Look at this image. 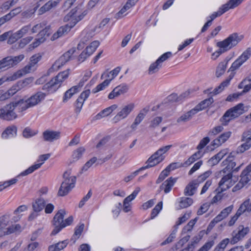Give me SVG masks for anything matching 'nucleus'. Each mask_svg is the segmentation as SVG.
Returning a JSON list of instances; mask_svg holds the SVG:
<instances>
[{
	"mask_svg": "<svg viewBox=\"0 0 251 251\" xmlns=\"http://www.w3.org/2000/svg\"><path fill=\"white\" fill-rule=\"evenodd\" d=\"M210 141V139L208 137L203 138L200 142L197 147V149L200 150L203 149Z\"/></svg>",
	"mask_w": 251,
	"mask_h": 251,
	"instance_id": "60",
	"label": "nucleus"
},
{
	"mask_svg": "<svg viewBox=\"0 0 251 251\" xmlns=\"http://www.w3.org/2000/svg\"><path fill=\"white\" fill-rule=\"evenodd\" d=\"M170 174V171L166 168L160 174L158 178L156 181L157 184L161 183Z\"/></svg>",
	"mask_w": 251,
	"mask_h": 251,
	"instance_id": "52",
	"label": "nucleus"
},
{
	"mask_svg": "<svg viewBox=\"0 0 251 251\" xmlns=\"http://www.w3.org/2000/svg\"><path fill=\"white\" fill-rule=\"evenodd\" d=\"M84 228V225L83 224L76 226L75 229V233L71 239V241L73 240V243H75L76 240L78 239L81 234Z\"/></svg>",
	"mask_w": 251,
	"mask_h": 251,
	"instance_id": "37",
	"label": "nucleus"
},
{
	"mask_svg": "<svg viewBox=\"0 0 251 251\" xmlns=\"http://www.w3.org/2000/svg\"><path fill=\"white\" fill-rule=\"evenodd\" d=\"M232 9L230 8V5L227 2L226 4L223 5L219 9L217 12L213 13L212 14L214 15V17L217 18V17H219L221 16L223 14L227 11L228 10Z\"/></svg>",
	"mask_w": 251,
	"mask_h": 251,
	"instance_id": "40",
	"label": "nucleus"
},
{
	"mask_svg": "<svg viewBox=\"0 0 251 251\" xmlns=\"http://www.w3.org/2000/svg\"><path fill=\"white\" fill-rule=\"evenodd\" d=\"M241 39L237 33H234L223 41L218 42L216 46L219 49L212 54V59H216L222 53L236 46Z\"/></svg>",
	"mask_w": 251,
	"mask_h": 251,
	"instance_id": "1",
	"label": "nucleus"
},
{
	"mask_svg": "<svg viewBox=\"0 0 251 251\" xmlns=\"http://www.w3.org/2000/svg\"><path fill=\"white\" fill-rule=\"evenodd\" d=\"M62 0H50L39 9V14L42 15L52 8L57 7Z\"/></svg>",
	"mask_w": 251,
	"mask_h": 251,
	"instance_id": "20",
	"label": "nucleus"
},
{
	"mask_svg": "<svg viewBox=\"0 0 251 251\" xmlns=\"http://www.w3.org/2000/svg\"><path fill=\"white\" fill-rule=\"evenodd\" d=\"M249 228L248 227H244L243 226H240L238 228L237 232H233L232 238L230 241L231 244H234L241 240L249 232Z\"/></svg>",
	"mask_w": 251,
	"mask_h": 251,
	"instance_id": "15",
	"label": "nucleus"
},
{
	"mask_svg": "<svg viewBox=\"0 0 251 251\" xmlns=\"http://www.w3.org/2000/svg\"><path fill=\"white\" fill-rule=\"evenodd\" d=\"M18 181L16 178H13L8 181H5L2 185H0V191L8 187V186L16 183Z\"/></svg>",
	"mask_w": 251,
	"mask_h": 251,
	"instance_id": "58",
	"label": "nucleus"
},
{
	"mask_svg": "<svg viewBox=\"0 0 251 251\" xmlns=\"http://www.w3.org/2000/svg\"><path fill=\"white\" fill-rule=\"evenodd\" d=\"M197 113V112L196 110L193 108L178 118L177 120V122H186L191 120L192 117Z\"/></svg>",
	"mask_w": 251,
	"mask_h": 251,
	"instance_id": "27",
	"label": "nucleus"
},
{
	"mask_svg": "<svg viewBox=\"0 0 251 251\" xmlns=\"http://www.w3.org/2000/svg\"><path fill=\"white\" fill-rule=\"evenodd\" d=\"M242 141H251V128L249 130L244 132L242 136Z\"/></svg>",
	"mask_w": 251,
	"mask_h": 251,
	"instance_id": "64",
	"label": "nucleus"
},
{
	"mask_svg": "<svg viewBox=\"0 0 251 251\" xmlns=\"http://www.w3.org/2000/svg\"><path fill=\"white\" fill-rule=\"evenodd\" d=\"M100 43L98 41H93L91 43L90 46L87 47L85 50L89 54H92L93 52L96 50L97 47L99 46Z\"/></svg>",
	"mask_w": 251,
	"mask_h": 251,
	"instance_id": "46",
	"label": "nucleus"
},
{
	"mask_svg": "<svg viewBox=\"0 0 251 251\" xmlns=\"http://www.w3.org/2000/svg\"><path fill=\"white\" fill-rule=\"evenodd\" d=\"M161 67V64L156 60L154 62L151 63L148 69V74L151 75L157 73Z\"/></svg>",
	"mask_w": 251,
	"mask_h": 251,
	"instance_id": "34",
	"label": "nucleus"
},
{
	"mask_svg": "<svg viewBox=\"0 0 251 251\" xmlns=\"http://www.w3.org/2000/svg\"><path fill=\"white\" fill-rule=\"evenodd\" d=\"M120 70L121 68L120 67H117L109 73L104 72L102 74L101 79L106 78L107 80H110V82L117 75Z\"/></svg>",
	"mask_w": 251,
	"mask_h": 251,
	"instance_id": "26",
	"label": "nucleus"
},
{
	"mask_svg": "<svg viewBox=\"0 0 251 251\" xmlns=\"http://www.w3.org/2000/svg\"><path fill=\"white\" fill-rule=\"evenodd\" d=\"M245 143L240 146L237 150V153H243L246 151L248 150L251 147V142L244 141Z\"/></svg>",
	"mask_w": 251,
	"mask_h": 251,
	"instance_id": "44",
	"label": "nucleus"
},
{
	"mask_svg": "<svg viewBox=\"0 0 251 251\" xmlns=\"http://www.w3.org/2000/svg\"><path fill=\"white\" fill-rule=\"evenodd\" d=\"M172 146V145H168L159 149L148 159L146 163H148V165L150 168L158 164L164 159L161 156L167 152Z\"/></svg>",
	"mask_w": 251,
	"mask_h": 251,
	"instance_id": "8",
	"label": "nucleus"
},
{
	"mask_svg": "<svg viewBox=\"0 0 251 251\" xmlns=\"http://www.w3.org/2000/svg\"><path fill=\"white\" fill-rule=\"evenodd\" d=\"M176 229L174 230L168 238L163 242L161 243V246H164L166 244H169L172 242L174 239L176 238Z\"/></svg>",
	"mask_w": 251,
	"mask_h": 251,
	"instance_id": "55",
	"label": "nucleus"
},
{
	"mask_svg": "<svg viewBox=\"0 0 251 251\" xmlns=\"http://www.w3.org/2000/svg\"><path fill=\"white\" fill-rule=\"evenodd\" d=\"M65 214L66 212L64 209H60L56 213L52 220L54 228L50 233V235H55L61 230L60 227L63 223V219Z\"/></svg>",
	"mask_w": 251,
	"mask_h": 251,
	"instance_id": "10",
	"label": "nucleus"
},
{
	"mask_svg": "<svg viewBox=\"0 0 251 251\" xmlns=\"http://www.w3.org/2000/svg\"><path fill=\"white\" fill-rule=\"evenodd\" d=\"M251 56V49L248 48L232 64L228 72H234L238 69L244 63L250 58Z\"/></svg>",
	"mask_w": 251,
	"mask_h": 251,
	"instance_id": "11",
	"label": "nucleus"
},
{
	"mask_svg": "<svg viewBox=\"0 0 251 251\" xmlns=\"http://www.w3.org/2000/svg\"><path fill=\"white\" fill-rule=\"evenodd\" d=\"M61 132L59 131L46 130L43 133V138L45 141L53 142L60 138Z\"/></svg>",
	"mask_w": 251,
	"mask_h": 251,
	"instance_id": "18",
	"label": "nucleus"
},
{
	"mask_svg": "<svg viewBox=\"0 0 251 251\" xmlns=\"http://www.w3.org/2000/svg\"><path fill=\"white\" fill-rule=\"evenodd\" d=\"M75 25L73 24H71V25L67 24L60 27L57 31L52 36L51 39L52 40H54L67 34L70 31L71 29Z\"/></svg>",
	"mask_w": 251,
	"mask_h": 251,
	"instance_id": "19",
	"label": "nucleus"
},
{
	"mask_svg": "<svg viewBox=\"0 0 251 251\" xmlns=\"http://www.w3.org/2000/svg\"><path fill=\"white\" fill-rule=\"evenodd\" d=\"M198 186L193 181L190 182L185 187L184 194L186 196H192L195 193Z\"/></svg>",
	"mask_w": 251,
	"mask_h": 251,
	"instance_id": "32",
	"label": "nucleus"
},
{
	"mask_svg": "<svg viewBox=\"0 0 251 251\" xmlns=\"http://www.w3.org/2000/svg\"><path fill=\"white\" fill-rule=\"evenodd\" d=\"M17 128L15 126H11L6 127L4 131L1 134V137L3 138H7L10 135H16Z\"/></svg>",
	"mask_w": 251,
	"mask_h": 251,
	"instance_id": "31",
	"label": "nucleus"
},
{
	"mask_svg": "<svg viewBox=\"0 0 251 251\" xmlns=\"http://www.w3.org/2000/svg\"><path fill=\"white\" fill-rule=\"evenodd\" d=\"M68 243L67 240H64L50 245L48 247V251H60L64 249L67 246Z\"/></svg>",
	"mask_w": 251,
	"mask_h": 251,
	"instance_id": "28",
	"label": "nucleus"
},
{
	"mask_svg": "<svg viewBox=\"0 0 251 251\" xmlns=\"http://www.w3.org/2000/svg\"><path fill=\"white\" fill-rule=\"evenodd\" d=\"M110 83V80L106 79L101 83L99 84L95 89H93L92 92L96 93L97 92L103 90L105 87L108 85Z\"/></svg>",
	"mask_w": 251,
	"mask_h": 251,
	"instance_id": "48",
	"label": "nucleus"
},
{
	"mask_svg": "<svg viewBox=\"0 0 251 251\" xmlns=\"http://www.w3.org/2000/svg\"><path fill=\"white\" fill-rule=\"evenodd\" d=\"M76 9H72L68 15L65 16L64 18V21L67 22L70 20V18L72 17V21H73V24L75 25L78 22L82 20L87 14V11L85 10L81 14L76 16Z\"/></svg>",
	"mask_w": 251,
	"mask_h": 251,
	"instance_id": "17",
	"label": "nucleus"
},
{
	"mask_svg": "<svg viewBox=\"0 0 251 251\" xmlns=\"http://www.w3.org/2000/svg\"><path fill=\"white\" fill-rule=\"evenodd\" d=\"M35 134L36 133L33 132L32 130L28 127L25 128L23 132V136L26 138L31 137Z\"/></svg>",
	"mask_w": 251,
	"mask_h": 251,
	"instance_id": "63",
	"label": "nucleus"
},
{
	"mask_svg": "<svg viewBox=\"0 0 251 251\" xmlns=\"http://www.w3.org/2000/svg\"><path fill=\"white\" fill-rule=\"evenodd\" d=\"M21 102V101H18L15 103H11L0 109V118L7 121L16 119L17 116L14 110L18 106H19V109H20Z\"/></svg>",
	"mask_w": 251,
	"mask_h": 251,
	"instance_id": "7",
	"label": "nucleus"
},
{
	"mask_svg": "<svg viewBox=\"0 0 251 251\" xmlns=\"http://www.w3.org/2000/svg\"><path fill=\"white\" fill-rule=\"evenodd\" d=\"M224 129L222 126H218L213 128L209 132L208 134L210 136H215L222 132Z\"/></svg>",
	"mask_w": 251,
	"mask_h": 251,
	"instance_id": "54",
	"label": "nucleus"
},
{
	"mask_svg": "<svg viewBox=\"0 0 251 251\" xmlns=\"http://www.w3.org/2000/svg\"><path fill=\"white\" fill-rule=\"evenodd\" d=\"M69 71L68 69L58 73L56 76L43 86V90H47L50 93L55 92L61 86L62 82L68 78Z\"/></svg>",
	"mask_w": 251,
	"mask_h": 251,
	"instance_id": "2",
	"label": "nucleus"
},
{
	"mask_svg": "<svg viewBox=\"0 0 251 251\" xmlns=\"http://www.w3.org/2000/svg\"><path fill=\"white\" fill-rule=\"evenodd\" d=\"M211 174V172L208 171L204 173L203 174L199 176L196 179L193 180V181L195 185H198L203 182L207 178H208Z\"/></svg>",
	"mask_w": 251,
	"mask_h": 251,
	"instance_id": "38",
	"label": "nucleus"
},
{
	"mask_svg": "<svg viewBox=\"0 0 251 251\" xmlns=\"http://www.w3.org/2000/svg\"><path fill=\"white\" fill-rule=\"evenodd\" d=\"M97 158L96 157H93L89 161H88L83 166L81 169L82 172H85L97 161Z\"/></svg>",
	"mask_w": 251,
	"mask_h": 251,
	"instance_id": "56",
	"label": "nucleus"
},
{
	"mask_svg": "<svg viewBox=\"0 0 251 251\" xmlns=\"http://www.w3.org/2000/svg\"><path fill=\"white\" fill-rule=\"evenodd\" d=\"M162 202L160 201L157 203L155 207L152 209L151 213V218L153 219L154 218L159 212L162 208Z\"/></svg>",
	"mask_w": 251,
	"mask_h": 251,
	"instance_id": "53",
	"label": "nucleus"
},
{
	"mask_svg": "<svg viewBox=\"0 0 251 251\" xmlns=\"http://www.w3.org/2000/svg\"><path fill=\"white\" fill-rule=\"evenodd\" d=\"M47 25V22L46 21H44L41 23L38 24L31 28L32 33H36L42 28H44Z\"/></svg>",
	"mask_w": 251,
	"mask_h": 251,
	"instance_id": "57",
	"label": "nucleus"
},
{
	"mask_svg": "<svg viewBox=\"0 0 251 251\" xmlns=\"http://www.w3.org/2000/svg\"><path fill=\"white\" fill-rule=\"evenodd\" d=\"M42 56L39 54H36L32 55L30 58L29 63L22 70L16 72L14 74L8 78L10 80H16L23 75L34 71L35 69V65L41 59Z\"/></svg>",
	"mask_w": 251,
	"mask_h": 251,
	"instance_id": "5",
	"label": "nucleus"
},
{
	"mask_svg": "<svg viewBox=\"0 0 251 251\" xmlns=\"http://www.w3.org/2000/svg\"><path fill=\"white\" fill-rule=\"evenodd\" d=\"M229 59L226 58L224 61L221 62L218 65L216 71V76L219 77L225 72L227 65Z\"/></svg>",
	"mask_w": 251,
	"mask_h": 251,
	"instance_id": "23",
	"label": "nucleus"
},
{
	"mask_svg": "<svg viewBox=\"0 0 251 251\" xmlns=\"http://www.w3.org/2000/svg\"><path fill=\"white\" fill-rule=\"evenodd\" d=\"M140 188L139 187L136 188V189L134 190V191L133 192V193L131 195H130L129 196L127 197L124 200V201L125 202V204L126 203H128L129 202H130V201L134 200L135 198V197H136V196L137 195V194H138V193L140 192Z\"/></svg>",
	"mask_w": 251,
	"mask_h": 251,
	"instance_id": "50",
	"label": "nucleus"
},
{
	"mask_svg": "<svg viewBox=\"0 0 251 251\" xmlns=\"http://www.w3.org/2000/svg\"><path fill=\"white\" fill-rule=\"evenodd\" d=\"M67 62L66 60L64 57L62 56L56 60L54 63L52 65V67L50 69V71H51V70L53 71H57L59 70L62 66H63Z\"/></svg>",
	"mask_w": 251,
	"mask_h": 251,
	"instance_id": "33",
	"label": "nucleus"
},
{
	"mask_svg": "<svg viewBox=\"0 0 251 251\" xmlns=\"http://www.w3.org/2000/svg\"><path fill=\"white\" fill-rule=\"evenodd\" d=\"M38 6H36L33 9H27L22 13V15L25 18L30 17L36 11Z\"/></svg>",
	"mask_w": 251,
	"mask_h": 251,
	"instance_id": "59",
	"label": "nucleus"
},
{
	"mask_svg": "<svg viewBox=\"0 0 251 251\" xmlns=\"http://www.w3.org/2000/svg\"><path fill=\"white\" fill-rule=\"evenodd\" d=\"M9 217L8 216H3L0 218V230L4 228L9 225Z\"/></svg>",
	"mask_w": 251,
	"mask_h": 251,
	"instance_id": "49",
	"label": "nucleus"
},
{
	"mask_svg": "<svg viewBox=\"0 0 251 251\" xmlns=\"http://www.w3.org/2000/svg\"><path fill=\"white\" fill-rule=\"evenodd\" d=\"M235 180L232 179V175L228 173L224 176L219 183V187L221 192L224 191L230 187L235 183Z\"/></svg>",
	"mask_w": 251,
	"mask_h": 251,
	"instance_id": "14",
	"label": "nucleus"
},
{
	"mask_svg": "<svg viewBox=\"0 0 251 251\" xmlns=\"http://www.w3.org/2000/svg\"><path fill=\"white\" fill-rule=\"evenodd\" d=\"M24 58V55L21 54L16 56H7L0 60V70L4 69L5 68H9L12 67Z\"/></svg>",
	"mask_w": 251,
	"mask_h": 251,
	"instance_id": "9",
	"label": "nucleus"
},
{
	"mask_svg": "<svg viewBox=\"0 0 251 251\" xmlns=\"http://www.w3.org/2000/svg\"><path fill=\"white\" fill-rule=\"evenodd\" d=\"M45 201L44 199L39 198L37 199L32 203L33 210L35 212H39L42 211L45 206Z\"/></svg>",
	"mask_w": 251,
	"mask_h": 251,
	"instance_id": "24",
	"label": "nucleus"
},
{
	"mask_svg": "<svg viewBox=\"0 0 251 251\" xmlns=\"http://www.w3.org/2000/svg\"><path fill=\"white\" fill-rule=\"evenodd\" d=\"M33 39L31 36H28L20 40L19 47L21 48H24L26 44L29 43Z\"/></svg>",
	"mask_w": 251,
	"mask_h": 251,
	"instance_id": "62",
	"label": "nucleus"
},
{
	"mask_svg": "<svg viewBox=\"0 0 251 251\" xmlns=\"http://www.w3.org/2000/svg\"><path fill=\"white\" fill-rule=\"evenodd\" d=\"M21 226L19 224L12 225L6 228V231H4V234H10L16 231H21Z\"/></svg>",
	"mask_w": 251,
	"mask_h": 251,
	"instance_id": "43",
	"label": "nucleus"
},
{
	"mask_svg": "<svg viewBox=\"0 0 251 251\" xmlns=\"http://www.w3.org/2000/svg\"><path fill=\"white\" fill-rule=\"evenodd\" d=\"M71 172L70 170L66 171L63 176L64 180L62 182L61 186L58 192L59 196H64L67 195L68 193L75 187L76 182V177L71 176Z\"/></svg>",
	"mask_w": 251,
	"mask_h": 251,
	"instance_id": "3",
	"label": "nucleus"
},
{
	"mask_svg": "<svg viewBox=\"0 0 251 251\" xmlns=\"http://www.w3.org/2000/svg\"><path fill=\"white\" fill-rule=\"evenodd\" d=\"M134 104L130 103L124 106L121 110L113 118V121L114 123H117L121 120L126 118L134 108Z\"/></svg>",
	"mask_w": 251,
	"mask_h": 251,
	"instance_id": "13",
	"label": "nucleus"
},
{
	"mask_svg": "<svg viewBox=\"0 0 251 251\" xmlns=\"http://www.w3.org/2000/svg\"><path fill=\"white\" fill-rule=\"evenodd\" d=\"M239 212H242L243 213L245 211L250 212L251 211V204L250 203V201L249 199L246 200L240 206L239 208Z\"/></svg>",
	"mask_w": 251,
	"mask_h": 251,
	"instance_id": "41",
	"label": "nucleus"
},
{
	"mask_svg": "<svg viewBox=\"0 0 251 251\" xmlns=\"http://www.w3.org/2000/svg\"><path fill=\"white\" fill-rule=\"evenodd\" d=\"M147 112V110L144 109L138 113L134 122L131 125L130 127L132 129L135 130L137 126L140 124L144 119Z\"/></svg>",
	"mask_w": 251,
	"mask_h": 251,
	"instance_id": "25",
	"label": "nucleus"
},
{
	"mask_svg": "<svg viewBox=\"0 0 251 251\" xmlns=\"http://www.w3.org/2000/svg\"><path fill=\"white\" fill-rule=\"evenodd\" d=\"M233 157L234 155H233V153L231 152L228 157L222 162V164L224 166H226V167L223 170V172L225 173L226 171L225 170H231L233 169V168L235 166L236 163L234 161H233Z\"/></svg>",
	"mask_w": 251,
	"mask_h": 251,
	"instance_id": "22",
	"label": "nucleus"
},
{
	"mask_svg": "<svg viewBox=\"0 0 251 251\" xmlns=\"http://www.w3.org/2000/svg\"><path fill=\"white\" fill-rule=\"evenodd\" d=\"M79 86L76 85L72 87L70 89L67 90L64 94L63 101V102L67 101L75 93L79 91Z\"/></svg>",
	"mask_w": 251,
	"mask_h": 251,
	"instance_id": "30",
	"label": "nucleus"
},
{
	"mask_svg": "<svg viewBox=\"0 0 251 251\" xmlns=\"http://www.w3.org/2000/svg\"><path fill=\"white\" fill-rule=\"evenodd\" d=\"M248 166L247 167L246 169L244 170L242 173V176L240 181L242 182L245 185L250 180V177H251V169H248Z\"/></svg>",
	"mask_w": 251,
	"mask_h": 251,
	"instance_id": "36",
	"label": "nucleus"
},
{
	"mask_svg": "<svg viewBox=\"0 0 251 251\" xmlns=\"http://www.w3.org/2000/svg\"><path fill=\"white\" fill-rule=\"evenodd\" d=\"M214 102V100L212 98H209L208 99H205L202 101L201 103L198 104L194 109L196 111L198 112L206 108L209 105L212 103Z\"/></svg>",
	"mask_w": 251,
	"mask_h": 251,
	"instance_id": "29",
	"label": "nucleus"
},
{
	"mask_svg": "<svg viewBox=\"0 0 251 251\" xmlns=\"http://www.w3.org/2000/svg\"><path fill=\"white\" fill-rule=\"evenodd\" d=\"M50 156V153H47L45 154L41 155L39 156V158L37 160V162H41V163H39L31 166L29 167L27 169L25 170V171L22 172L19 176H25L30 174L33 173L34 171L37 170L39 168L41 167L42 164H44L45 161L48 160Z\"/></svg>",
	"mask_w": 251,
	"mask_h": 251,
	"instance_id": "12",
	"label": "nucleus"
},
{
	"mask_svg": "<svg viewBox=\"0 0 251 251\" xmlns=\"http://www.w3.org/2000/svg\"><path fill=\"white\" fill-rule=\"evenodd\" d=\"M85 151V149L84 147H80L78 148L77 149L74 151L72 154L73 158L75 160H78L82 157L83 153Z\"/></svg>",
	"mask_w": 251,
	"mask_h": 251,
	"instance_id": "39",
	"label": "nucleus"
},
{
	"mask_svg": "<svg viewBox=\"0 0 251 251\" xmlns=\"http://www.w3.org/2000/svg\"><path fill=\"white\" fill-rule=\"evenodd\" d=\"M176 181V178L170 177L160 185L159 188L161 190H163L165 194L168 193L171 190Z\"/></svg>",
	"mask_w": 251,
	"mask_h": 251,
	"instance_id": "21",
	"label": "nucleus"
},
{
	"mask_svg": "<svg viewBox=\"0 0 251 251\" xmlns=\"http://www.w3.org/2000/svg\"><path fill=\"white\" fill-rule=\"evenodd\" d=\"M46 95V94L42 92H38L25 101L23 100H19V101H21L20 103L21 111H25L29 107L36 105L45 99Z\"/></svg>",
	"mask_w": 251,
	"mask_h": 251,
	"instance_id": "6",
	"label": "nucleus"
},
{
	"mask_svg": "<svg viewBox=\"0 0 251 251\" xmlns=\"http://www.w3.org/2000/svg\"><path fill=\"white\" fill-rule=\"evenodd\" d=\"M30 29V25L24 26L21 29L15 32V35L19 38L22 37Z\"/></svg>",
	"mask_w": 251,
	"mask_h": 251,
	"instance_id": "47",
	"label": "nucleus"
},
{
	"mask_svg": "<svg viewBox=\"0 0 251 251\" xmlns=\"http://www.w3.org/2000/svg\"><path fill=\"white\" fill-rule=\"evenodd\" d=\"M245 112L244 104L242 103H239L227 110L220 119V121L223 126H226L230 121L238 117Z\"/></svg>",
	"mask_w": 251,
	"mask_h": 251,
	"instance_id": "4",
	"label": "nucleus"
},
{
	"mask_svg": "<svg viewBox=\"0 0 251 251\" xmlns=\"http://www.w3.org/2000/svg\"><path fill=\"white\" fill-rule=\"evenodd\" d=\"M172 53L171 52H167L162 54L160 57H159L157 60L161 64L162 62L167 60L168 58L171 57Z\"/></svg>",
	"mask_w": 251,
	"mask_h": 251,
	"instance_id": "61",
	"label": "nucleus"
},
{
	"mask_svg": "<svg viewBox=\"0 0 251 251\" xmlns=\"http://www.w3.org/2000/svg\"><path fill=\"white\" fill-rule=\"evenodd\" d=\"M229 242V239L226 238L224 239L218 244L214 251H223Z\"/></svg>",
	"mask_w": 251,
	"mask_h": 251,
	"instance_id": "51",
	"label": "nucleus"
},
{
	"mask_svg": "<svg viewBox=\"0 0 251 251\" xmlns=\"http://www.w3.org/2000/svg\"><path fill=\"white\" fill-rule=\"evenodd\" d=\"M233 76L234 74H231L225 81H224L220 84V85L218 86V88H216L214 90L215 94H217L219 93L222 90H223L225 87H226L228 85L230 81L233 77Z\"/></svg>",
	"mask_w": 251,
	"mask_h": 251,
	"instance_id": "35",
	"label": "nucleus"
},
{
	"mask_svg": "<svg viewBox=\"0 0 251 251\" xmlns=\"http://www.w3.org/2000/svg\"><path fill=\"white\" fill-rule=\"evenodd\" d=\"M150 168V167L148 166V165H147L146 166L142 167L140 168L138 170L132 173L129 176L125 177V178H124L125 181H126V182L129 181L130 180H132L135 176H136L138 174V173L140 171H142L145 169H148V168Z\"/></svg>",
	"mask_w": 251,
	"mask_h": 251,
	"instance_id": "45",
	"label": "nucleus"
},
{
	"mask_svg": "<svg viewBox=\"0 0 251 251\" xmlns=\"http://www.w3.org/2000/svg\"><path fill=\"white\" fill-rule=\"evenodd\" d=\"M231 135V131H227L221 134L218 137L211 142L210 145L213 147V148L211 149L214 150L222 145L229 138Z\"/></svg>",
	"mask_w": 251,
	"mask_h": 251,
	"instance_id": "16",
	"label": "nucleus"
},
{
	"mask_svg": "<svg viewBox=\"0 0 251 251\" xmlns=\"http://www.w3.org/2000/svg\"><path fill=\"white\" fill-rule=\"evenodd\" d=\"M193 200L190 198H182L179 201V207L181 208H187L193 203Z\"/></svg>",
	"mask_w": 251,
	"mask_h": 251,
	"instance_id": "42",
	"label": "nucleus"
}]
</instances>
